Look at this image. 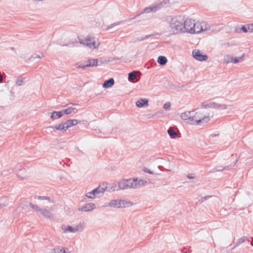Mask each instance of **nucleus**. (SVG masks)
Masks as SVG:
<instances>
[{"label": "nucleus", "instance_id": "nucleus-52", "mask_svg": "<svg viewBox=\"0 0 253 253\" xmlns=\"http://www.w3.org/2000/svg\"><path fill=\"white\" fill-rule=\"evenodd\" d=\"M184 253H188L187 252H185Z\"/></svg>", "mask_w": 253, "mask_h": 253}, {"label": "nucleus", "instance_id": "nucleus-37", "mask_svg": "<svg viewBox=\"0 0 253 253\" xmlns=\"http://www.w3.org/2000/svg\"><path fill=\"white\" fill-rule=\"evenodd\" d=\"M121 23H122L121 21H119V22H117L114 23L113 24H111V25H110L108 26L106 30H108L109 29L112 28L113 27H114L115 26L120 25Z\"/></svg>", "mask_w": 253, "mask_h": 253}, {"label": "nucleus", "instance_id": "nucleus-9", "mask_svg": "<svg viewBox=\"0 0 253 253\" xmlns=\"http://www.w3.org/2000/svg\"><path fill=\"white\" fill-rule=\"evenodd\" d=\"M194 28L193 29L192 34H198L203 31L208 30V28L207 27L204 22H195Z\"/></svg>", "mask_w": 253, "mask_h": 253}, {"label": "nucleus", "instance_id": "nucleus-8", "mask_svg": "<svg viewBox=\"0 0 253 253\" xmlns=\"http://www.w3.org/2000/svg\"><path fill=\"white\" fill-rule=\"evenodd\" d=\"M195 21L191 19H184L183 26V33H188L192 34L193 29L194 28Z\"/></svg>", "mask_w": 253, "mask_h": 253}, {"label": "nucleus", "instance_id": "nucleus-25", "mask_svg": "<svg viewBox=\"0 0 253 253\" xmlns=\"http://www.w3.org/2000/svg\"><path fill=\"white\" fill-rule=\"evenodd\" d=\"M233 59V56L229 54L225 55L223 57V62L224 63L228 64L229 63H232Z\"/></svg>", "mask_w": 253, "mask_h": 253}, {"label": "nucleus", "instance_id": "nucleus-14", "mask_svg": "<svg viewBox=\"0 0 253 253\" xmlns=\"http://www.w3.org/2000/svg\"><path fill=\"white\" fill-rule=\"evenodd\" d=\"M106 187L104 188L100 186H99L95 189L93 190V191L95 194L96 197L100 198L101 197L105 191V189Z\"/></svg>", "mask_w": 253, "mask_h": 253}, {"label": "nucleus", "instance_id": "nucleus-21", "mask_svg": "<svg viewBox=\"0 0 253 253\" xmlns=\"http://www.w3.org/2000/svg\"><path fill=\"white\" fill-rule=\"evenodd\" d=\"M114 80L113 78H110L103 83L102 86L104 88H109L112 86L114 84Z\"/></svg>", "mask_w": 253, "mask_h": 253}, {"label": "nucleus", "instance_id": "nucleus-17", "mask_svg": "<svg viewBox=\"0 0 253 253\" xmlns=\"http://www.w3.org/2000/svg\"><path fill=\"white\" fill-rule=\"evenodd\" d=\"M137 107L141 108L148 106V100L147 99H140L136 102Z\"/></svg>", "mask_w": 253, "mask_h": 253}, {"label": "nucleus", "instance_id": "nucleus-23", "mask_svg": "<svg viewBox=\"0 0 253 253\" xmlns=\"http://www.w3.org/2000/svg\"><path fill=\"white\" fill-rule=\"evenodd\" d=\"M168 133L170 137L172 139L176 138L178 136L177 132L174 130L172 127H170L168 130Z\"/></svg>", "mask_w": 253, "mask_h": 253}, {"label": "nucleus", "instance_id": "nucleus-46", "mask_svg": "<svg viewBox=\"0 0 253 253\" xmlns=\"http://www.w3.org/2000/svg\"><path fill=\"white\" fill-rule=\"evenodd\" d=\"M155 116V114H149L148 115V118H150L151 117H153Z\"/></svg>", "mask_w": 253, "mask_h": 253}, {"label": "nucleus", "instance_id": "nucleus-38", "mask_svg": "<svg viewBox=\"0 0 253 253\" xmlns=\"http://www.w3.org/2000/svg\"><path fill=\"white\" fill-rule=\"evenodd\" d=\"M170 108V103L169 102L166 103L164 105V108L166 110H169Z\"/></svg>", "mask_w": 253, "mask_h": 253}, {"label": "nucleus", "instance_id": "nucleus-1", "mask_svg": "<svg viewBox=\"0 0 253 253\" xmlns=\"http://www.w3.org/2000/svg\"><path fill=\"white\" fill-rule=\"evenodd\" d=\"M184 17L182 16H176L171 17L169 21V32L173 35L183 33Z\"/></svg>", "mask_w": 253, "mask_h": 253}, {"label": "nucleus", "instance_id": "nucleus-45", "mask_svg": "<svg viewBox=\"0 0 253 253\" xmlns=\"http://www.w3.org/2000/svg\"><path fill=\"white\" fill-rule=\"evenodd\" d=\"M3 82V78L1 74L0 73V83H2Z\"/></svg>", "mask_w": 253, "mask_h": 253}, {"label": "nucleus", "instance_id": "nucleus-5", "mask_svg": "<svg viewBox=\"0 0 253 253\" xmlns=\"http://www.w3.org/2000/svg\"><path fill=\"white\" fill-rule=\"evenodd\" d=\"M109 205L113 208H123L129 206L130 203L124 200H114L110 201Z\"/></svg>", "mask_w": 253, "mask_h": 253}, {"label": "nucleus", "instance_id": "nucleus-31", "mask_svg": "<svg viewBox=\"0 0 253 253\" xmlns=\"http://www.w3.org/2000/svg\"><path fill=\"white\" fill-rule=\"evenodd\" d=\"M150 37V35H147L144 37H137L136 39H133V42H141V41H142Z\"/></svg>", "mask_w": 253, "mask_h": 253}, {"label": "nucleus", "instance_id": "nucleus-35", "mask_svg": "<svg viewBox=\"0 0 253 253\" xmlns=\"http://www.w3.org/2000/svg\"><path fill=\"white\" fill-rule=\"evenodd\" d=\"M86 196L90 199H94L96 197L93 190L91 192H89L86 194Z\"/></svg>", "mask_w": 253, "mask_h": 253}, {"label": "nucleus", "instance_id": "nucleus-32", "mask_svg": "<svg viewBox=\"0 0 253 253\" xmlns=\"http://www.w3.org/2000/svg\"><path fill=\"white\" fill-rule=\"evenodd\" d=\"M214 106V102L208 104H205L204 103H202L201 105V107L202 108H213Z\"/></svg>", "mask_w": 253, "mask_h": 253}, {"label": "nucleus", "instance_id": "nucleus-4", "mask_svg": "<svg viewBox=\"0 0 253 253\" xmlns=\"http://www.w3.org/2000/svg\"><path fill=\"white\" fill-rule=\"evenodd\" d=\"M80 42L84 45L90 48H97L99 45V43H96L94 38L87 36L84 39H79Z\"/></svg>", "mask_w": 253, "mask_h": 253}, {"label": "nucleus", "instance_id": "nucleus-50", "mask_svg": "<svg viewBox=\"0 0 253 253\" xmlns=\"http://www.w3.org/2000/svg\"><path fill=\"white\" fill-rule=\"evenodd\" d=\"M251 245H252V246H253V241L251 242Z\"/></svg>", "mask_w": 253, "mask_h": 253}, {"label": "nucleus", "instance_id": "nucleus-49", "mask_svg": "<svg viewBox=\"0 0 253 253\" xmlns=\"http://www.w3.org/2000/svg\"><path fill=\"white\" fill-rule=\"evenodd\" d=\"M238 244L237 243V244H236V245L235 246L233 247V248H232V249H234L236 247H237V246H238Z\"/></svg>", "mask_w": 253, "mask_h": 253}, {"label": "nucleus", "instance_id": "nucleus-42", "mask_svg": "<svg viewBox=\"0 0 253 253\" xmlns=\"http://www.w3.org/2000/svg\"><path fill=\"white\" fill-rule=\"evenodd\" d=\"M140 14H141V13H140L136 15L135 16H134L133 17L128 18V19L126 20V21H131V20L134 19L136 17L139 16Z\"/></svg>", "mask_w": 253, "mask_h": 253}, {"label": "nucleus", "instance_id": "nucleus-39", "mask_svg": "<svg viewBox=\"0 0 253 253\" xmlns=\"http://www.w3.org/2000/svg\"><path fill=\"white\" fill-rule=\"evenodd\" d=\"M187 177L189 179L195 178V175L194 173H189L187 175Z\"/></svg>", "mask_w": 253, "mask_h": 253}, {"label": "nucleus", "instance_id": "nucleus-11", "mask_svg": "<svg viewBox=\"0 0 253 253\" xmlns=\"http://www.w3.org/2000/svg\"><path fill=\"white\" fill-rule=\"evenodd\" d=\"M165 4H166V2L164 1V4H163V2H161L160 4H158L155 6L145 7V8H144L143 11L141 12L140 13L141 14L143 13H150L151 12H156L161 8V5L163 6Z\"/></svg>", "mask_w": 253, "mask_h": 253}, {"label": "nucleus", "instance_id": "nucleus-44", "mask_svg": "<svg viewBox=\"0 0 253 253\" xmlns=\"http://www.w3.org/2000/svg\"><path fill=\"white\" fill-rule=\"evenodd\" d=\"M143 184V180H139V181H137V185H142Z\"/></svg>", "mask_w": 253, "mask_h": 253}, {"label": "nucleus", "instance_id": "nucleus-18", "mask_svg": "<svg viewBox=\"0 0 253 253\" xmlns=\"http://www.w3.org/2000/svg\"><path fill=\"white\" fill-rule=\"evenodd\" d=\"M48 127L53 128L54 130H63V131H66L67 130L64 122H62L60 124H59L54 126H50Z\"/></svg>", "mask_w": 253, "mask_h": 253}, {"label": "nucleus", "instance_id": "nucleus-43", "mask_svg": "<svg viewBox=\"0 0 253 253\" xmlns=\"http://www.w3.org/2000/svg\"><path fill=\"white\" fill-rule=\"evenodd\" d=\"M143 170L144 171H145V172H147V173H150V174H152V172L151 171H150V170L148 169L147 168H144L143 169Z\"/></svg>", "mask_w": 253, "mask_h": 253}, {"label": "nucleus", "instance_id": "nucleus-27", "mask_svg": "<svg viewBox=\"0 0 253 253\" xmlns=\"http://www.w3.org/2000/svg\"><path fill=\"white\" fill-rule=\"evenodd\" d=\"M227 106L225 104H218V103H216L215 102H214V106L213 107V108H216V109H222V110L227 109Z\"/></svg>", "mask_w": 253, "mask_h": 253}, {"label": "nucleus", "instance_id": "nucleus-47", "mask_svg": "<svg viewBox=\"0 0 253 253\" xmlns=\"http://www.w3.org/2000/svg\"><path fill=\"white\" fill-rule=\"evenodd\" d=\"M222 44H223V45H226V44H227V45H229V43H228V42H227V43H223Z\"/></svg>", "mask_w": 253, "mask_h": 253}, {"label": "nucleus", "instance_id": "nucleus-48", "mask_svg": "<svg viewBox=\"0 0 253 253\" xmlns=\"http://www.w3.org/2000/svg\"><path fill=\"white\" fill-rule=\"evenodd\" d=\"M11 50H13V51H15V48L14 47H11Z\"/></svg>", "mask_w": 253, "mask_h": 253}, {"label": "nucleus", "instance_id": "nucleus-41", "mask_svg": "<svg viewBox=\"0 0 253 253\" xmlns=\"http://www.w3.org/2000/svg\"><path fill=\"white\" fill-rule=\"evenodd\" d=\"M210 197H211V196H205V197H202L201 199L200 202L203 203Z\"/></svg>", "mask_w": 253, "mask_h": 253}, {"label": "nucleus", "instance_id": "nucleus-19", "mask_svg": "<svg viewBox=\"0 0 253 253\" xmlns=\"http://www.w3.org/2000/svg\"><path fill=\"white\" fill-rule=\"evenodd\" d=\"M40 212L45 217L47 218H51L52 216V214L50 211L46 209L41 208Z\"/></svg>", "mask_w": 253, "mask_h": 253}, {"label": "nucleus", "instance_id": "nucleus-40", "mask_svg": "<svg viewBox=\"0 0 253 253\" xmlns=\"http://www.w3.org/2000/svg\"><path fill=\"white\" fill-rule=\"evenodd\" d=\"M72 126H75L78 124V121L76 119L71 120Z\"/></svg>", "mask_w": 253, "mask_h": 253}, {"label": "nucleus", "instance_id": "nucleus-10", "mask_svg": "<svg viewBox=\"0 0 253 253\" xmlns=\"http://www.w3.org/2000/svg\"><path fill=\"white\" fill-rule=\"evenodd\" d=\"M192 55L195 59L198 61H206L208 59V56L202 54L198 49L194 50L192 52Z\"/></svg>", "mask_w": 253, "mask_h": 253}, {"label": "nucleus", "instance_id": "nucleus-36", "mask_svg": "<svg viewBox=\"0 0 253 253\" xmlns=\"http://www.w3.org/2000/svg\"><path fill=\"white\" fill-rule=\"evenodd\" d=\"M66 129L69 127L73 126L71 120H68L65 122H64Z\"/></svg>", "mask_w": 253, "mask_h": 253}, {"label": "nucleus", "instance_id": "nucleus-51", "mask_svg": "<svg viewBox=\"0 0 253 253\" xmlns=\"http://www.w3.org/2000/svg\"><path fill=\"white\" fill-rule=\"evenodd\" d=\"M38 57H39V58H41V56H40V55H38Z\"/></svg>", "mask_w": 253, "mask_h": 253}, {"label": "nucleus", "instance_id": "nucleus-30", "mask_svg": "<svg viewBox=\"0 0 253 253\" xmlns=\"http://www.w3.org/2000/svg\"><path fill=\"white\" fill-rule=\"evenodd\" d=\"M28 204L30 206V207L34 211L37 212H40L41 208H40L38 206L34 205L32 203H29Z\"/></svg>", "mask_w": 253, "mask_h": 253}, {"label": "nucleus", "instance_id": "nucleus-22", "mask_svg": "<svg viewBox=\"0 0 253 253\" xmlns=\"http://www.w3.org/2000/svg\"><path fill=\"white\" fill-rule=\"evenodd\" d=\"M63 115V113H62V111H54L53 112L50 116V118L52 120H54L56 119H57L58 118H61Z\"/></svg>", "mask_w": 253, "mask_h": 253}, {"label": "nucleus", "instance_id": "nucleus-13", "mask_svg": "<svg viewBox=\"0 0 253 253\" xmlns=\"http://www.w3.org/2000/svg\"><path fill=\"white\" fill-rule=\"evenodd\" d=\"M193 114H194V111L185 112L181 114V118L183 120L188 121L191 124Z\"/></svg>", "mask_w": 253, "mask_h": 253}, {"label": "nucleus", "instance_id": "nucleus-3", "mask_svg": "<svg viewBox=\"0 0 253 253\" xmlns=\"http://www.w3.org/2000/svg\"><path fill=\"white\" fill-rule=\"evenodd\" d=\"M210 120L209 116H204L200 112H195L194 111V114L192 116L191 124L200 125L209 122Z\"/></svg>", "mask_w": 253, "mask_h": 253}, {"label": "nucleus", "instance_id": "nucleus-2", "mask_svg": "<svg viewBox=\"0 0 253 253\" xmlns=\"http://www.w3.org/2000/svg\"><path fill=\"white\" fill-rule=\"evenodd\" d=\"M118 187L120 189H126L135 188L137 187V179H122L118 183Z\"/></svg>", "mask_w": 253, "mask_h": 253}, {"label": "nucleus", "instance_id": "nucleus-20", "mask_svg": "<svg viewBox=\"0 0 253 253\" xmlns=\"http://www.w3.org/2000/svg\"><path fill=\"white\" fill-rule=\"evenodd\" d=\"M241 30L244 33H253V24L244 25L242 27Z\"/></svg>", "mask_w": 253, "mask_h": 253}, {"label": "nucleus", "instance_id": "nucleus-33", "mask_svg": "<svg viewBox=\"0 0 253 253\" xmlns=\"http://www.w3.org/2000/svg\"><path fill=\"white\" fill-rule=\"evenodd\" d=\"M23 80H24V78H22L21 77H18L16 81V85L18 86H20V85H22L24 83Z\"/></svg>", "mask_w": 253, "mask_h": 253}, {"label": "nucleus", "instance_id": "nucleus-15", "mask_svg": "<svg viewBox=\"0 0 253 253\" xmlns=\"http://www.w3.org/2000/svg\"><path fill=\"white\" fill-rule=\"evenodd\" d=\"M95 208V205L90 203L85 204L82 208H79V211H89Z\"/></svg>", "mask_w": 253, "mask_h": 253}, {"label": "nucleus", "instance_id": "nucleus-7", "mask_svg": "<svg viewBox=\"0 0 253 253\" xmlns=\"http://www.w3.org/2000/svg\"><path fill=\"white\" fill-rule=\"evenodd\" d=\"M84 64L81 65L78 63L76 64V68L78 69H85L86 68L96 67L98 65V60L97 59H89L84 61Z\"/></svg>", "mask_w": 253, "mask_h": 253}, {"label": "nucleus", "instance_id": "nucleus-28", "mask_svg": "<svg viewBox=\"0 0 253 253\" xmlns=\"http://www.w3.org/2000/svg\"><path fill=\"white\" fill-rule=\"evenodd\" d=\"M52 253H65V251L63 248L57 247L52 250Z\"/></svg>", "mask_w": 253, "mask_h": 253}, {"label": "nucleus", "instance_id": "nucleus-24", "mask_svg": "<svg viewBox=\"0 0 253 253\" xmlns=\"http://www.w3.org/2000/svg\"><path fill=\"white\" fill-rule=\"evenodd\" d=\"M168 61L167 58L164 56H160L158 58L157 62L161 65H165Z\"/></svg>", "mask_w": 253, "mask_h": 253}, {"label": "nucleus", "instance_id": "nucleus-16", "mask_svg": "<svg viewBox=\"0 0 253 253\" xmlns=\"http://www.w3.org/2000/svg\"><path fill=\"white\" fill-rule=\"evenodd\" d=\"M136 73L137 72L136 71H132L128 73V80L129 82L135 83L138 81L137 79Z\"/></svg>", "mask_w": 253, "mask_h": 253}, {"label": "nucleus", "instance_id": "nucleus-26", "mask_svg": "<svg viewBox=\"0 0 253 253\" xmlns=\"http://www.w3.org/2000/svg\"><path fill=\"white\" fill-rule=\"evenodd\" d=\"M245 54H243L241 57H234L232 60V63L234 64H237L244 59Z\"/></svg>", "mask_w": 253, "mask_h": 253}, {"label": "nucleus", "instance_id": "nucleus-12", "mask_svg": "<svg viewBox=\"0 0 253 253\" xmlns=\"http://www.w3.org/2000/svg\"><path fill=\"white\" fill-rule=\"evenodd\" d=\"M238 162V160L237 159L233 163V165L229 166H226L223 167V166H217L215 168H214L212 170H211V172H214L216 171H221L223 170H229L230 169H232V168L236 164V163Z\"/></svg>", "mask_w": 253, "mask_h": 253}, {"label": "nucleus", "instance_id": "nucleus-34", "mask_svg": "<svg viewBox=\"0 0 253 253\" xmlns=\"http://www.w3.org/2000/svg\"><path fill=\"white\" fill-rule=\"evenodd\" d=\"M37 198L38 200H47L49 202H50V203L53 202L52 201H51V199L49 197L40 196H38Z\"/></svg>", "mask_w": 253, "mask_h": 253}, {"label": "nucleus", "instance_id": "nucleus-29", "mask_svg": "<svg viewBox=\"0 0 253 253\" xmlns=\"http://www.w3.org/2000/svg\"><path fill=\"white\" fill-rule=\"evenodd\" d=\"M76 108H69L66 109H65L64 110H62V113H63V115L64 114H71L72 112H73L74 110H75Z\"/></svg>", "mask_w": 253, "mask_h": 253}, {"label": "nucleus", "instance_id": "nucleus-6", "mask_svg": "<svg viewBox=\"0 0 253 253\" xmlns=\"http://www.w3.org/2000/svg\"><path fill=\"white\" fill-rule=\"evenodd\" d=\"M61 229L64 233L67 232L76 233L81 231L83 229V226L81 224L76 225L74 226L62 225L61 226Z\"/></svg>", "mask_w": 253, "mask_h": 253}]
</instances>
